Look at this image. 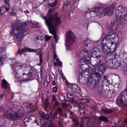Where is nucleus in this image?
Returning <instances> with one entry per match:
<instances>
[{
    "instance_id": "f257e3e1",
    "label": "nucleus",
    "mask_w": 127,
    "mask_h": 127,
    "mask_svg": "<svg viewBox=\"0 0 127 127\" xmlns=\"http://www.w3.org/2000/svg\"><path fill=\"white\" fill-rule=\"evenodd\" d=\"M40 16L45 20L50 33L53 35L56 43H57L58 38L57 36L56 28L61 23L60 18L57 16V13L52 15H50L47 18L46 16H44L42 14H40Z\"/></svg>"
},
{
    "instance_id": "f03ea898",
    "label": "nucleus",
    "mask_w": 127,
    "mask_h": 127,
    "mask_svg": "<svg viewBox=\"0 0 127 127\" xmlns=\"http://www.w3.org/2000/svg\"><path fill=\"white\" fill-rule=\"evenodd\" d=\"M102 61V60H100V61L97 62V63L91 64L94 66H97V67H94L93 68L91 75L94 78L96 77L98 80L100 79L106 70L105 65Z\"/></svg>"
},
{
    "instance_id": "7ed1b4c3",
    "label": "nucleus",
    "mask_w": 127,
    "mask_h": 127,
    "mask_svg": "<svg viewBox=\"0 0 127 127\" xmlns=\"http://www.w3.org/2000/svg\"><path fill=\"white\" fill-rule=\"evenodd\" d=\"M13 28L12 32L14 36V39L18 41H21L24 38V32L25 31V29L20 28L19 24L17 23H14L12 25Z\"/></svg>"
},
{
    "instance_id": "20e7f679",
    "label": "nucleus",
    "mask_w": 127,
    "mask_h": 127,
    "mask_svg": "<svg viewBox=\"0 0 127 127\" xmlns=\"http://www.w3.org/2000/svg\"><path fill=\"white\" fill-rule=\"evenodd\" d=\"M109 37L108 35H106L103 38L101 41L102 44V49L103 51L105 54H107L108 53H110V49L112 48L113 49L114 51L115 48L113 47L112 45L114 43L112 40Z\"/></svg>"
},
{
    "instance_id": "39448f33",
    "label": "nucleus",
    "mask_w": 127,
    "mask_h": 127,
    "mask_svg": "<svg viewBox=\"0 0 127 127\" xmlns=\"http://www.w3.org/2000/svg\"><path fill=\"white\" fill-rule=\"evenodd\" d=\"M115 11L118 22L122 24H126L127 21L124 17L127 13V9L122 6H119L116 8Z\"/></svg>"
},
{
    "instance_id": "423d86ee",
    "label": "nucleus",
    "mask_w": 127,
    "mask_h": 127,
    "mask_svg": "<svg viewBox=\"0 0 127 127\" xmlns=\"http://www.w3.org/2000/svg\"><path fill=\"white\" fill-rule=\"evenodd\" d=\"M116 52L114 51L105 54V64L108 68H111L113 67V61H116Z\"/></svg>"
},
{
    "instance_id": "0eeeda50",
    "label": "nucleus",
    "mask_w": 127,
    "mask_h": 127,
    "mask_svg": "<svg viewBox=\"0 0 127 127\" xmlns=\"http://www.w3.org/2000/svg\"><path fill=\"white\" fill-rule=\"evenodd\" d=\"M23 115V114L22 113H14L12 110L10 108L7 109L3 113V117L8 119L18 120Z\"/></svg>"
},
{
    "instance_id": "6e6552de",
    "label": "nucleus",
    "mask_w": 127,
    "mask_h": 127,
    "mask_svg": "<svg viewBox=\"0 0 127 127\" xmlns=\"http://www.w3.org/2000/svg\"><path fill=\"white\" fill-rule=\"evenodd\" d=\"M127 98V93L124 91L122 92L117 99L118 103L120 106H127V101L125 100Z\"/></svg>"
},
{
    "instance_id": "1a4fd4ad",
    "label": "nucleus",
    "mask_w": 127,
    "mask_h": 127,
    "mask_svg": "<svg viewBox=\"0 0 127 127\" xmlns=\"http://www.w3.org/2000/svg\"><path fill=\"white\" fill-rule=\"evenodd\" d=\"M66 46L69 48L73 42L76 40V37L73 33L70 30L68 31L66 34Z\"/></svg>"
},
{
    "instance_id": "9d476101",
    "label": "nucleus",
    "mask_w": 127,
    "mask_h": 127,
    "mask_svg": "<svg viewBox=\"0 0 127 127\" xmlns=\"http://www.w3.org/2000/svg\"><path fill=\"white\" fill-rule=\"evenodd\" d=\"M90 55L93 57L90 58L91 64L93 63L95 64V63H96L97 62L100 61V60H102L101 55H97V53L91 52H90Z\"/></svg>"
},
{
    "instance_id": "9b49d317",
    "label": "nucleus",
    "mask_w": 127,
    "mask_h": 127,
    "mask_svg": "<svg viewBox=\"0 0 127 127\" xmlns=\"http://www.w3.org/2000/svg\"><path fill=\"white\" fill-rule=\"evenodd\" d=\"M89 51L83 50L81 51L80 56L81 59H85L87 63L90 62V58L89 57Z\"/></svg>"
},
{
    "instance_id": "f8f14e48",
    "label": "nucleus",
    "mask_w": 127,
    "mask_h": 127,
    "mask_svg": "<svg viewBox=\"0 0 127 127\" xmlns=\"http://www.w3.org/2000/svg\"><path fill=\"white\" fill-rule=\"evenodd\" d=\"M104 88L103 87V86L102 84L99 85L98 89L97 91L98 92L100 95H103V96L107 97H109V96H108V91L106 89H104V92H102Z\"/></svg>"
},
{
    "instance_id": "ddd939ff",
    "label": "nucleus",
    "mask_w": 127,
    "mask_h": 127,
    "mask_svg": "<svg viewBox=\"0 0 127 127\" xmlns=\"http://www.w3.org/2000/svg\"><path fill=\"white\" fill-rule=\"evenodd\" d=\"M104 88L103 87V86L102 84L99 85L98 89L97 91L98 92L100 95H103V96L107 97H109V96H108V91L106 89H104V92H102Z\"/></svg>"
},
{
    "instance_id": "4468645a",
    "label": "nucleus",
    "mask_w": 127,
    "mask_h": 127,
    "mask_svg": "<svg viewBox=\"0 0 127 127\" xmlns=\"http://www.w3.org/2000/svg\"><path fill=\"white\" fill-rule=\"evenodd\" d=\"M91 76L92 78L95 79L93 80H92L91 79H89L87 84L88 86L89 87H90L91 89L95 88L97 84L95 82V80H97V78H96V77L95 78H94L92 77ZM99 80H98V81Z\"/></svg>"
},
{
    "instance_id": "2eb2a0df",
    "label": "nucleus",
    "mask_w": 127,
    "mask_h": 127,
    "mask_svg": "<svg viewBox=\"0 0 127 127\" xmlns=\"http://www.w3.org/2000/svg\"><path fill=\"white\" fill-rule=\"evenodd\" d=\"M94 11L96 13L99 14V16L102 17L104 16L105 14V13L103 9L99 7H96L94 8Z\"/></svg>"
},
{
    "instance_id": "dca6fc26",
    "label": "nucleus",
    "mask_w": 127,
    "mask_h": 127,
    "mask_svg": "<svg viewBox=\"0 0 127 127\" xmlns=\"http://www.w3.org/2000/svg\"><path fill=\"white\" fill-rule=\"evenodd\" d=\"M18 52L20 54H21V53H23L24 52H36L37 50L36 49H31L28 47H25L22 49H19Z\"/></svg>"
},
{
    "instance_id": "f3484780",
    "label": "nucleus",
    "mask_w": 127,
    "mask_h": 127,
    "mask_svg": "<svg viewBox=\"0 0 127 127\" xmlns=\"http://www.w3.org/2000/svg\"><path fill=\"white\" fill-rule=\"evenodd\" d=\"M29 118L30 120L32 123H36L38 125H39L41 122L40 119L39 118L36 117L34 115L31 116Z\"/></svg>"
},
{
    "instance_id": "a211bd4d",
    "label": "nucleus",
    "mask_w": 127,
    "mask_h": 127,
    "mask_svg": "<svg viewBox=\"0 0 127 127\" xmlns=\"http://www.w3.org/2000/svg\"><path fill=\"white\" fill-rule=\"evenodd\" d=\"M19 27L20 28H23L25 29V27L27 26L30 27L32 28L33 27V24L32 22H27L26 23H21V24H19Z\"/></svg>"
},
{
    "instance_id": "6ab92c4d",
    "label": "nucleus",
    "mask_w": 127,
    "mask_h": 127,
    "mask_svg": "<svg viewBox=\"0 0 127 127\" xmlns=\"http://www.w3.org/2000/svg\"><path fill=\"white\" fill-rule=\"evenodd\" d=\"M32 72H30L27 71L25 72H24L23 76V81H27L28 80V79L30 77L32 76Z\"/></svg>"
},
{
    "instance_id": "aec40b11",
    "label": "nucleus",
    "mask_w": 127,
    "mask_h": 127,
    "mask_svg": "<svg viewBox=\"0 0 127 127\" xmlns=\"http://www.w3.org/2000/svg\"><path fill=\"white\" fill-rule=\"evenodd\" d=\"M9 6L7 4H5L4 6L1 7L0 9V16H1L2 14L6 11H9Z\"/></svg>"
},
{
    "instance_id": "412c9836",
    "label": "nucleus",
    "mask_w": 127,
    "mask_h": 127,
    "mask_svg": "<svg viewBox=\"0 0 127 127\" xmlns=\"http://www.w3.org/2000/svg\"><path fill=\"white\" fill-rule=\"evenodd\" d=\"M114 8L112 7H107L105 9V11L106 14L110 16L113 14Z\"/></svg>"
},
{
    "instance_id": "4be33fe9",
    "label": "nucleus",
    "mask_w": 127,
    "mask_h": 127,
    "mask_svg": "<svg viewBox=\"0 0 127 127\" xmlns=\"http://www.w3.org/2000/svg\"><path fill=\"white\" fill-rule=\"evenodd\" d=\"M109 26L110 29L112 31L116 30L117 29V23L116 21H113L111 22Z\"/></svg>"
},
{
    "instance_id": "5701e85b",
    "label": "nucleus",
    "mask_w": 127,
    "mask_h": 127,
    "mask_svg": "<svg viewBox=\"0 0 127 127\" xmlns=\"http://www.w3.org/2000/svg\"><path fill=\"white\" fill-rule=\"evenodd\" d=\"M106 35H108L109 36V37H110V39H112V40L114 41V39H117V40L116 42H118V37L117 34L113 32H110L107 33Z\"/></svg>"
},
{
    "instance_id": "b1692460",
    "label": "nucleus",
    "mask_w": 127,
    "mask_h": 127,
    "mask_svg": "<svg viewBox=\"0 0 127 127\" xmlns=\"http://www.w3.org/2000/svg\"><path fill=\"white\" fill-rule=\"evenodd\" d=\"M72 89L73 91L75 93H80L81 91V89L79 87L75 84H73L72 85Z\"/></svg>"
},
{
    "instance_id": "393cba45",
    "label": "nucleus",
    "mask_w": 127,
    "mask_h": 127,
    "mask_svg": "<svg viewBox=\"0 0 127 127\" xmlns=\"http://www.w3.org/2000/svg\"><path fill=\"white\" fill-rule=\"evenodd\" d=\"M114 63L113 62V67L112 68H116L119 67L121 65L120 62L119 61H118L116 59V61H113Z\"/></svg>"
},
{
    "instance_id": "a878e982",
    "label": "nucleus",
    "mask_w": 127,
    "mask_h": 127,
    "mask_svg": "<svg viewBox=\"0 0 127 127\" xmlns=\"http://www.w3.org/2000/svg\"><path fill=\"white\" fill-rule=\"evenodd\" d=\"M91 44H89L88 46H85V49L87 51H90L93 48L94 46V42L93 41H91Z\"/></svg>"
},
{
    "instance_id": "bb28decb",
    "label": "nucleus",
    "mask_w": 127,
    "mask_h": 127,
    "mask_svg": "<svg viewBox=\"0 0 127 127\" xmlns=\"http://www.w3.org/2000/svg\"><path fill=\"white\" fill-rule=\"evenodd\" d=\"M72 121L74 124L71 125V127H76L78 125V121L77 119L72 118Z\"/></svg>"
},
{
    "instance_id": "cd10ccee",
    "label": "nucleus",
    "mask_w": 127,
    "mask_h": 127,
    "mask_svg": "<svg viewBox=\"0 0 127 127\" xmlns=\"http://www.w3.org/2000/svg\"><path fill=\"white\" fill-rule=\"evenodd\" d=\"M2 86L4 89H7L8 88V84L6 80L3 79L2 82Z\"/></svg>"
},
{
    "instance_id": "c85d7f7f",
    "label": "nucleus",
    "mask_w": 127,
    "mask_h": 127,
    "mask_svg": "<svg viewBox=\"0 0 127 127\" xmlns=\"http://www.w3.org/2000/svg\"><path fill=\"white\" fill-rule=\"evenodd\" d=\"M98 119L100 121H103L105 122H108L109 121L108 119L107 118L103 116H99Z\"/></svg>"
},
{
    "instance_id": "c756f323",
    "label": "nucleus",
    "mask_w": 127,
    "mask_h": 127,
    "mask_svg": "<svg viewBox=\"0 0 127 127\" xmlns=\"http://www.w3.org/2000/svg\"><path fill=\"white\" fill-rule=\"evenodd\" d=\"M41 116L43 119H45L47 120H48L50 119V117L48 115L45 114L43 112H42L41 113Z\"/></svg>"
},
{
    "instance_id": "7c9ffc66",
    "label": "nucleus",
    "mask_w": 127,
    "mask_h": 127,
    "mask_svg": "<svg viewBox=\"0 0 127 127\" xmlns=\"http://www.w3.org/2000/svg\"><path fill=\"white\" fill-rule=\"evenodd\" d=\"M26 105H25V107L28 109H30L31 110H32L33 108V105L31 103H26Z\"/></svg>"
},
{
    "instance_id": "2f4dec72",
    "label": "nucleus",
    "mask_w": 127,
    "mask_h": 127,
    "mask_svg": "<svg viewBox=\"0 0 127 127\" xmlns=\"http://www.w3.org/2000/svg\"><path fill=\"white\" fill-rule=\"evenodd\" d=\"M102 111L108 114L112 112L113 111L112 109H102Z\"/></svg>"
},
{
    "instance_id": "473e14b6",
    "label": "nucleus",
    "mask_w": 127,
    "mask_h": 127,
    "mask_svg": "<svg viewBox=\"0 0 127 127\" xmlns=\"http://www.w3.org/2000/svg\"><path fill=\"white\" fill-rule=\"evenodd\" d=\"M80 75L79 76V81L80 83L81 84H84L85 82V80L84 79V77H81L80 78Z\"/></svg>"
},
{
    "instance_id": "72a5a7b5",
    "label": "nucleus",
    "mask_w": 127,
    "mask_h": 127,
    "mask_svg": "<svg viewBox=\"0 0 127 127\" xmlns=\"http://www.w3.org/2000/svg\"><path fill=\"white\" fill-rule=\"evenodd\" d=\"M80 64L81 65H83L86 64H91V62L87 63V62H86V60H85V59H81V60L80 61Z\"/></svg>"
},
{
    "instance_id": "f704fd0d",
    "label": "nucleus",
    "mask_w": 127,
    "mask_h": 127,
    "mask_svg": "<svg viewBox=\"0 0 127 127\" xmlns=\"http://www.w3.org/2000/svg\"><path fill=\"white\" fill-rule=\"evenodd\" d=\"M91 41H93L89 39H87L85 40L84 42L85 48V46H88L89 44H91L90 42Z\"/></svg>"
},
{
    "instance_id": "c9c22d12",
    "label": "nucleus",
    "mask_w": 127,
    "mask_h": 127,
    "mask_svg": "<svg viewBox=\"0 0 127 127\" xmlns=\"http://www.w3.org/2000/svg\"><path fill=\"white\" fill-rule=\"evenodd\" d=\"M89 100L85 99H81L80 103L82 105H83L85 103L88 102Z\"/></svg>"
},
{
    "instance_id": "e433bc0d",
    "label": "nucleus",
    "mask_w": 127,
    "mask_h": 127,
    "mask_svg": "<svg viewBox=\"0 0 127 127\" xmlns=\"http://www.w3.org/2000/svg\"><path fill=\"white\" fill-rule=\"evenodd\" d=\"M39 59H40V62L39 64H37V65H40L41 64V63L42 62V53H40L39 54Z\"/></svg>"
},
{
    "instance_id": "4c0bfd02",
    "label": "nucleus",
    "mask_w": 127,
    "mask_h": 127,
    "mask_svg": "<svg viewBox=\"0 0 127 127\" xmlns=\"http://www.w3.org/2000/svg\"><path fill=\"white\" fill-rule=\"evenodd\" d=\"M56 61L57 64V65L60 66H62V62L60 61L58 58L56 59L55 60Z\"/></svg>"
},
{
    "instance_id": "58836bf2",
    "label": "nucleus",
    "mask_w": 127,
    "mask_h": 127,
    "mask_svg": "<svg viewBox=\"0 0 127 127\" xmlns=\"http://www.w3.org/2000/svg\"><path fill=\"white\" fill-rule=\"evenodd\" d=\"M56 61L57 64V65L60 66H62V62L60 61L58 58L56 59L55 60Z\"/></svg>"
},
{
    "instance_id": "ea45409f",
    "label": "nucleus",
    "mask_w": 127,
    "mask_h": 127,
    "mask_svg": "<svg viewBox=\"0 0 127 127\" xmlns=\"http://www.w3.org/2000/svg\"><path fill=\"white\" fill-rule=\"evenodd\" d=\"M70 2L69 1H67L65 2L63 5L64 7L65 8L67 7V6L69 5Z\"/></svg>"
},
{
    "instance_id": "a19ab883",
    "label": "nucleus",
    "mask_w": 127,
    "mask_h": 127,
    "mask_svg": "<svg viewBox=\"0 0 127 127\" xmlns=\"http://www.w3.org/2000/svg\"><path fill=\"white\" fill-rule=\"evenodd\" d=\"M57 113H54L53 116L52 117V119L51 120V121L53 122L54 120V119L56 118L57 117Z\"/></svg>"
},
{
    "instance_id": "79ce46f5",
    "label": "nucleus",
    "mask_w": 127,
    "mask_h": 127,
    "mask_svg": "<svg viewBox=\"0 0 127 127\" xmlns=\"http://www.w3.org/2000/svg\"><path fill=\"white\" fill-rule=\"evenodd\" d=\"M57 112L59 113L60 115H61V116H63L64 115L63 114H62V109L61 108H58L57 110Z\"/></svg>"
},
{
    "instance_id": "37998d69",
    "label": "nucleus",
    "mask_w": 127,
    "mask_h": 127,
    "mask_svg": "<svg viewBox=\"0 0 127 127\" xmlns=\"http://www.w3.org/2000/svg\"><path fill=\"white\" fill-rule=\"evenodd\" d=\"M53 9H50V8L49 9V10L48 11V14H49V16L50 15H53L55 14L56 13H57V16L58 17H59L58 16V12H56V13H55L54 14H51L52 13V11H53Z\"/></svg>"
},
{
    "instance_id": "c03bdc74",
    "label": "nucleus",
    "mask_w": 127,
    "mask_h": 127,
    "mask_svg": "<svg viewBox=\"0 0 127 127\" xmlns=\"http://www.w3.org/2000/svg\"><path fill=\"white\" fill-rule=\"evenodd\" d=\"M57 3V1L56 0H55L54 3L51 4H49V5L50 6L54 7L56 5Z\"/></svg>"
},
{
    "instance_id": "a18cd8bd",
    "label": "nucleus",
    "mask_w": 127,
    "mask_h": 127,
    "mask_svg": "<svg viewBox=\"0 0 127 127\" xmlns=\"http://www.w3.org/2000/svg\"><path fill=\"white\" fill-rule=\"evenodd\" d=\"M6 109L5 107L2 106L0 107V112H3V113Z\"/></svg>"
},
{
    "instance_id": "49530a36",
    "label": "nucleus",
    "mask_w": 127,
    "mask_h": 127,
    "mask_svg": "<svg viewBox=\"0 0 127 127\" xmlns=\"http://www.w3.org/2000/svg\"><path fill=\"white\" fill-rule=\"evenodd\" d=\"M21 66V68L22 69H26V71H27L28 70V69L27 67V66L26 65L23 64Z\"/></svg>"
},
{
    "instance_id": "de8ad7c7",
    "label": "nucleus",
    "mask_w": 127,
    "mask_h": 127,
    "mask_svg": "<svg viewBox=\"0 0 127 127\" xmlns=\"http://www.w3.org/2000/svg\"><path fill=\"white\" fill-rule=\"evenodd\" d=\"M29 121H30V119H29L27 117H26L25 118L24 120V124H26V122L28 123L29 122Z\"/></svg>"
},
{
    "instance_id": "09e8293b",
    "label": "nucleus",
    "mask_w": 127,
    "mask_h": 127,
    "mask_svg": "<svg viewBox=\"0 0 127 127\" xmlns=\"http://www.w3.org/2000/svg\"><path fill=\"white\" fill-rule=\"evenodd\" d=\"M52 36H49L48 35H45V40L46 41H48L50 40L51 38V37Z\"/></svg>"
},
{
    "instance_id": "8fccbe9b",
    "label": "nucleus",
    "mask_w": 127,
    "mask_h": 127,
    "mask_svg": "<svg viewBox=\"0 0 127 127\" xmlns=\"http://www.w3.org/2000/svg\"><path fill=\"white\" fill-rule=\"evenodd\" d=\"M6 58L5 56L4 55H2L1 56L0 58V61H3Z\"/></svg>"
},
{
    "instance_id": "3c124183",
    "label": "nucleus",
    "mask_w": 127,
    "mask_h": 127,
    "mask_svg": "<svg viewBox=\"0 0 127 127\" xmlns=\"http://www.w3.org/2000/svg\"><path fill=\"white\" fill-rule=\"evenodd\" d=\"M66 111L67 112V113H68L70 115V118H71L73 114L72 112L70 110H67Z\"/></svg>"
},
{
    "instance_id": "603ef678",
    "label": "nucleus",
    "mask_w": 127,
    "mask_h": 127,
    "mask_svg": "<svg viewBox=\"0 0 127 127\" xmlns=\"http://www.w3.org/2000/svg\"><path fill=\"white\" fill-rule=\"evenodd\" d=\"M67 97L70 99V101L71 102H74V100L73 97H70L69 96L68 94L67 95Z\"/></svg>"
},
{
    "instance_id": "864d4df0",
    "label": "nucleus",
    "mask_w": 127,
    "mask_h": 127,
    "mask_svg": "<svg viewBox=\"0 0 127 127\" xmlns=\"http://www.w3.org/2000/svg\"><path fill=\"white\" fill-rule=\"evenodd\" d=\"M98 52V50L97 48H95L91 52L97 53Z\"/></svg>"
},
{
    "instance_id": "5fc2aeb1",
    "label": "nucleus",
    "mask_w": 127,
    "mask_h": 127,
    "mask_svg": "<svg viewBox=\"0 0 127 127\" xmlns=\"http://www.w3.org/2000/svg\"><path fill=\"white\" fill-rule=\"evenodd\" d=\"M53 55L54 59L55 60H56V59H57L58 58L57 57V55L56 54L55 52L54 51H53Z\"/></svg>"
},
{
    "instance_id": "6e6d98bb",
    "label": "nucleus",
    "mask_w": 127,
    "mask_h": 127,
    "mask_svg": "<svg viewBox=\"0 0 127 127\" xmlns=\"http://www.w3.org/2000/svg\"><path fill=\"white\" fill-rule=\"evenodd\" d=\"M44 104L45 106L47 107L49 105V103L47 99H46L44 102Z\"/></svg>"
},
{
    "instance_id": "4d7b16f0",
    "label": "nucleus",
    "mask_w": 127,
    "mask_h": 127,
    "mask_svg": "<svg viewBox=\"0 0 127 127\" xmlns=\"http://www.w3.org/2000/svg\"><path fill=\"white\" fill-rule=\"evenodd\" d=\"M58 88L56 87H55L53 88V91L55 93H56L57 91Z\"/></svg>"
},
{
    "instance_id": "13d9d810",
    "label": "nucleus",
    "mask_w": 127,
    "mask_h": 127,
    "mask_svg": "<svg viewBox=\"0 0 127 127\" xmlns=\"http://www.w3.org/2000/svg\"><path fill=\"white\" fill-rule=\"evenodd\" d=\"M67 104L65 103H62V106L64 108H66L67 106Z\"/></svg>"
},
{
    "instance_id": "bf43d9fd",
    "label": "nucleus",
    "mask_w": 127,
    "mask_h": 127,
    "mask_svg": "<svg viewBox=\"0 0 127 127\" xmlns=\"http://www.w3.org/2000/svg\"><path fill=\"white\" fill-rule=\"evenodd\" d=\"M16 12H14L13 11L12 12H9L10 15H15L16 14Z\"/></svg>"
},
{
    "instance_id": "052dcab7",
    "label": "nucleus",
    "mask_w": 127,
    "mask_h": 127,
    "mask_svg": "<svg viewBox=\"0 0 127 127\" xmlns=\"http://www.w3.org/2000/svg\"><path fill=\"white\" fill-rule=\"evenodd\" d=\"M56 100V98L55 95L52 96V100L53 101H55Z\"/></svg>"
},
{
    "instance_id": "680f3d73",
    "label": "nucleus",
    "mask_w": 127,
    "mask_h": 127,
    "mask_svg": "<svg viewBox=\"0 0 127 127\" xmlns=\"http://www.w3.org/2000/svg\"><path fill=\"white\" fill-rule=\"evenodd\" d=\"M51 121L50 122V124L48 125L47 127H54V126L51 123Z\"/></svg>"
},
{
    "instance_id": "e2e57ef3",
    "label": "nucleus",
    "mask_w": 127,
    "mask_h": 127,
    "mask_svg": "<svg viewBox=\"0 0 127 127\" xmlns=\"http://www.w3.org/2000/svg\"><path fill=\"white\" fill-rule=\"evenodd\" d=\"M21 66H17L15 67V68H16V70H18L19 69L21 68Z\"/></svg>"
},
{
    "instance_id": "0e129e2a",
    "label": "nucleus",
    "mask_w": 127,
    "mask_h": 127,
    "mask_svg": "<svg viewBox=\"0 0 127 127\" xmlns=\"http://www.w3.org/2000/svg\"><path fill=\"white\" fill-rule=\"evenodd\" d=\"M3 0L5 2V4H6L9 6V5L8 3V2L9 0Z\"/></svg>"
},
{
    "instance_id": "69168bd1",
    "label": "nucleus",
    "mask_w": 127,
    "mask_h": 127,
    "mask_svg": "<svg viewBox=\"0 0 127 127\" xmlns=\"http://www.w3.org/2000/svg\"><path fill=\"white\" fill-rule=\"evenodd\" d=\"M59 104V102L58 101H56L55 103V106H57Z\"/></svg>"
},
{
    "instance_id": "338daca9",
    "label": "nucleus",
    "mask_w": 127,
    "mask_h": 127,
    "mask_svg": "<svg viewBox=\"0 0 127 127\" xmlns=\"http://www.w3.org/2000/svg\"><path fill=\"white\" fill-rule=\"evenodd\" d=\"M67 94L69 95V96L70 97H72V94H70V93H68L67 94Z\"/></svg>"
},
{
    "instance_id": "774afa93",
    "label": "nucleus",
    "mask_w": 127,
    "mask_h": 127,
    "mask_svg": "<svg viewBox=\"0 0 127 127\" xmlns=\"http://www.w3.org/2000/svg\"><path fill=\"white\" fill-rule=\"evenodd\" d=\"M125 62L126 63V64H127V57L126 58V59L124 60Z\"/></svg>"
}]
</instances>
